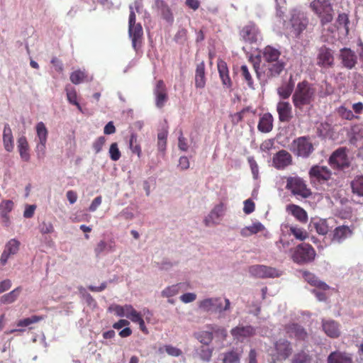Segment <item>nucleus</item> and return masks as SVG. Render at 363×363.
<instances>
[{"instance_id":"obj_23","label":"nucleus","mask_w":363,"mask_h":363,"mask_svg":"<svg viewBox=\"0 0 363 363\" xmlns=\"http://www.w3.org/2000/svg\"><path fill=\"white\" fill-rule=\"evenodd\" d=\"M327 363H353V360L350 354L337 350L328 356Z\"/></svg>"},{"instance_id":"obj_24","label":"nucleus","mask_w":363,"mask_h":363,"mask_svg":"<svg viewBox=\"0 0 363 363\" xmlns=\"http://www.w3.org/2000/svg\"><path fill=\"white\" fill-rule=\"evenodd\" d=\"M129 35L132 40L133 47L135 50H137L140 46L143 30L142 26L138 23L136 26H129Z\"/></svg>"},{"instance_id":"obj_11","label":"nucleus","mask_w":363,"mask_h":363,"mask_svg":"<svg viewBox=\"0 0 363 363\" xmlns=\"http://www.w3.org/2000/svg\"><path fill=\"white\" fill-rule=\"evenodd\" d=\"M249 272L258 278H274L279 276V271L276 268L260 264L250 267Z\"/></svg>"},{"instance_id":"obj_59","label":"nucleus","mask_w":363,"mask_h":363,"mask_svg":"<svg viewBox=\"0 0 363 363\" xmlns=\"http://www.w3.org/2000/svg\"><path fill=\"white\" fill-rule=\"evenodd\" d=\"M46 143L47 142L39 141L35 147L36 155L38 159H43L46 152Z\"/></svg>"},{"instance_id":"obj_48","label":"nucleus","mask_w":363,"mask_h":363,"mask_svg":"<svg viewBox=\"0 0 363 363\" xmlns=\"http://www.w3.org/2000/svg\"><path fill=\"white\" fill-rule=\"evenodd\" d=\"M66 92L68 101L70 104L76 106L79 111H82V107L77 101V94L76 90L74 88H66Z\"/></svg>"},{"instance_id":"obj_19","label":"nucleus","mask_w":363,"mask_h":363,"mask_svg":"<svg viewBox=\"0 0 363 363\" xmlns=\"http://www.w3.org/2000/svg\"><path fill=\"white\" fill-rule=\"evenodd\" d=\"M277 111L280 122L288 123L293 118L292 106L288 101H279L277 104Z\"/></svg>"},{"instance_id":"obj_38","label":"nucleus","mask_w":363,"mask_h":363,"mask_svg":"<svg viewBox=\"0 0 363 363\" xmlns=\"http://www.w3.org/2000/svg\"><path fill=\"white\" fill-rule=\"evenodd\" d=\"M21 291L22 288L21 286L16 288L11 292L2 296L1 297V302L5 304L11 303L14 302L17 299Z\"/></svg>"},{"instance_id":"obj_50","label":"nucleus","mask_w":363,"mask_h":363,"mask_svg":"<svg viewBox=\"0 0 363 363\" xmlns=\"http://www.w3.org/2000/svg\"><path fill=\"white\" fill-rule=\"evenodd\" d=\"M337 23L338 26H342L344 28V29L345 30V33L347 35L349 33V23H350L348 15L345 13L338 14Z\"/></svg>"},{"instance_id":"obj_42","label":"nucleus","mask_w":363,"mask_h":363,"mask_svg":"<svg viewBox=\"0 0 363 363\" xmlns=\"http://www.w3.org/2000/svg\"><path fill=\"white\" fill-rule=\"evenodd\" d=\"M240 74L241 76L245 79V81L246 82L249 88L254 89V80L247 65H243L240 67Z\"/></svg>"},{"instance_id":"obj_26","label":"nucleus","mask_w":363,"mask_h":363,"mask_svg":"<svg viewBox=\"0 0 363 363\" xmlns=\"http://www.w3.org/2000/svg\"><path fill=\"white\" fill-rule=\"evenodd\" d=\"M234 338L240 340L245 337H251L255 334L254 328L250 325H238L233 328L230 331Z\"/></svg>"},{"instance_id":"obj_15","label":"nucleus","mask_w":363,"mask_h":363,"mask_svg":"<svg viewBox=\"0 0 363 363\" xmlns=\"http://www.w3.org/2000/svg\"><path fill=\"white\" fill-rule=\"evenodd\" d=\"M329 163L333 168L343 169L350 166L346 151L344 148L335 150L329 158Z\"/></svg>"},{"instance_id":"obj_46","label":"nucleus","mask_w":363,"mask_h":363,"mask_svg":"<svg viewBox=\"0 0 363 363\" xmlns=\"http://www.w3.org/2000/svg\"><path fill=\"white\" fill-rule=\"evenodd\" d=\"M289 231L297 240L301 241H303L308 238V233L303 228L291 226Z\"/></svg>"},{"instance_id":"obj_40","label":"nucleus","mask_w":363,"mask_h":363,"mask_svg":"<svg viewBox=\"0 0 363 363\" xmlns=\"http://www.w3.org/2000/svg\"><path fill=\"white\" fill-rule=\"evenodd\" d=\"M37 137L40 142H47L48 130L43 122H39L35 126Z\"/></svg>"},{"instance_id":"obj_9","label":"nucleus","mask_w":363,"mask_h":363,"mask_svg":"<svg viewBox=\"0 0 363 363\" xmlns=\"http://www.w3.org/2000/svg\"><path fill=\"white\" fill-rule=\"evenodd\" d=\"M312 181H317L320 184H324L331 179V171L325 166L313 165L308 172Z\"/></svg>"},{"instance_id":"obj_28","label":"nucleus","mask_w":363,"mask_h":363,"mask_svg":"<svg viewBox=\"0 0 363 363\" xmlns=\"http://www.w3.org/2000/svg\"><path fill=\"white\" fill-rule=\"evenodd\" d=\"M223 213V204L220 203L216 206L210 212L208 216L204 219V223L206 226L217 224L220 217Z\"/></svg>"},{"instance_id":"obj_52","label":"nucleus","mask_w":363,"mask_h":363,"mask_svg":"<svg viewBox=\"0 0 363 363\" xmlns=\"http://www.w3.org/2000/svg\"><path fill=\"white\" fill-rule=\"evenodd\" d=\"M223 363H240V357L235 352H230L225 354Z\"/></svg>"},{"instance_id":"obj_45","label":"nucleus","mask_w":363,"mask_h":363,"mask_svg":"<svg viewBox=\"0 0 363 363\" xmlns=\"http://www.w3.org/2000/svg\"><path fill=\"white\" fill-rule=\"evenodd\" d=\"M43 319H44V317L43 315H32L31 317L20 320L17 323V326L27 327L33 323H35L40 320H43Z\"/></svg>"},{"instance_id":"obj_51","label":"nucleus","mask_w":363,"mask_h":363,"mask_svg":"<svg viewBox=\"0 0 363 363\" xmlns=\"http://www.w3.org/2000/svg\"><path fill=\"white\" fill-rule=\"evenodd\" d=\"M109 156L111 160L118 161L121 157V153L119 150L118 144L116 143H113L109 147Z\"/></svg>"},{"instance_id":"obj_22","label":"nucleus","mask_w":363,"mask_h":363,"mask_svg":"<svg viewBox=\"0 0 363 363\" xmlns=\"http://www.w3.org/2000/svg\"><path fill=\"white\" fill-rule=\"evenodd\" d=\"M261 54L266 63L282 60L280 59L281 51L272 45L265 46L261 51Z\"/></svg>"},{"instance_id":"obj_25","label":"nucleus","mask_w":363,"mask_h":363,"mask_svg":"<svg viewBox=\"0 0 363 363\" xmlns=\"http://www.w3.org/2000/svg\"><path fill=\"white\" fill-rule=\"evenodd\" d=\"M13 208V202L11 200L1 201L0 203V217L1 221L5 226L10 225L9 213Z\"/></svg>"},{"instance_id":"obj_60","label":"nucleus","mask_w":363,"mask_h":363,"mask_svg":"<svg viewBox=\"0 0 363 363\" xmlns=\"http://www.w3.org/2000/svg\"><path fill=\"white\" fill-rule=\"evenodd\" d=\"M165 352L172 357H179L182 354V351L171 345H165Z\"/></svg>"},{"instance_id":"obj_36","label":"nucleus","mask_w":363,"mask_h":363,"mask_svg":"<svg viewBox=\"0 0 363 363\" xmlns=\"http://www.w3.org/2000/svg\"><path fill=\"white\" fill-rule=\"evenodd\" d=\"M206 85L205 65L203 62L196 66L195 74V86L202 89Z\"/></svg>"},{"instance_id":"obj_17","label":"nucleus","mask_w":363,"mask_h":363,"mask_svg":"<svg viewBox=\"0 0 363 363\" xmlns=\"http://www.w3.org/2000/svg\"><path fill=\"white\" fill-rule=\"evenodd\" d=\"M154 94L155 96V105L157 108H162L168 100L167 88L162 80L157 82L154 89Z\"/></svg>"},{"instance_id":"obj_29","label":"nucleus","mask_w":363,"mask_h":363,"mask_svg":"<svg viewBox=\"0 0 363 363\" xmlns=\"http://www.w3.org/2000/svg\"><path fill=\"white\" fill-rule=\"evenodd\" d=\"M155 5L160 11L162 18L167 22L172 23L174 21L173 13L165 1L163 0H155Z\"/></svg>"},{"instance_id":"obj_5","label":"nucleus","mask_w":363,"mask_h":363,"mask_svg":"<svg viewBox=\"0 0 363 363\" xmlns=\"http://www.w3.org/2000/svg\"><path fill=\"white\" fill-rule=\"evenodd\" d=\"M316 256L314 248L309 244L303 242L298 245L291 255L293 261L303 264L313 262Z\"/></svg>"},{"instance_id":"obj_53","label":"nucleus","mask_w":363,"mask_h":363,"mask_svg":"<svg viewBox=\"0 0 363 363\" xmlns=\"http://www.w3.org/2000/svg\"><path fill=\"white\" fill-rule=\"evenodd\" d=\"M199 356L201 359L208 362L211 358L212 350L208 345H203L199 350Z\"/></svg>"},{"instance_id":"obj_61","label":"nucleus","mask_w":363,"mask_h":363,"mask_svg":"<svg viewBox=\"0 0 363 363\" xmlns=\"http://www.w3.org/2000/svg\"><path fill=\"white\" fill-rule=\"evenodd\" d=\"M106 138L104 136L99 137L94 143H93V148L95 150V152L97 154L100 152L102 150L104 145L105 144Z\"/></svg>"},{"instance_id":"obj_10","label":"nucleus","mask_w":363,"mask_h":363,"mask_svg":"<svg viewBox=\"0 0 363 363\" xmlns=\"http://www.w3.org/2000/svg\"><path fill=\"white\" fill-rule=\"evenodd\" d=\"M354 229L353 225H342L336 227L330 234L331 242L338 244L342 243L352 236Z\"/></svg>"},{"instance_id":"obj_21","label":"nucleus","mask_w":363,"mask_h":363,"mask_svg":"<svg viewBox=\"0 0 363 363\" xmlns=\"http://www.w3.org/2000/svg\"><path fill=\"white\" fill-rule=\"evenodd\" d=\"M218 71L220 79L223 86L227 89H232L233 82L229 75V70L227 63L223 60H218L217 62Z\"/></svg>"},{"instance_id":"obj_56","label":"nucleus","mask_w":363,"mask_h":363,"mask_svg":"<svg viewBox=\"0 0 363 363\" xmlns=\"http://www.w3.org/2000/svg\"><path fill=\"white\" fill-rule=\"evenodd\" d=\"M250 111L249 107L243 108L241 111L238 112L232 116V122L233 124H238L241 122L245 114Z\"/></svg>"},{"instance_id":"obj_27","label":"nucleus","mask_w":363,"mask_h":363,"mask_svg":"<svg viewBox=\"0 0 363 363\" xmlns=\"http://www.w3.org/2000/svg\"><path fill=\"white\" fill-rule=\"evenodd\" d=\"M274 118L271 113H265L259 118L257 129L261 133H267L273 129Z\"/></svg>"},{"instance_id":"obj_55","label":"nucleus","mask_w":363,"mask_h":363,"mask_svg":"<svg viewBox=\"0 0 363 363\" xmlns=\"http://www.w3.org/2000/svg\"><path fill=\"white\" fill-rule=\"evenodd\" d=\"M179 287L178 285L168 286L162 291V296L167 298L174 296L179 293Z\"/></svg>"},{"instance_id":"obj_1","label":"nucleus","mask_w":363,"mask_h":363,"mask_svg":"<svg viewBox=\"0 0 363 363\" xmlns=\"http://www.w3.org/2000/svg\"><path fill=\"white\" fill-rule=\"evenodd\" d=\"M316 89L306 80L297 84L292 94V102L296 109L301 111L311 107L315 99Z\"/></svg>"},{"instance_id":"obj_12","label":"nucleus","mask_w":363,"mask_h":363,"mask_svg":"<svg viewBox=\"0 0 363 363\" xmlns=\"http://www.w3.org/2000/svg\"><path fill=\"white\" fill-rule=\"evenodd\" d=\"M339 60L342 67L347 69H354L357 64V56L355 52L349 48L340 50Z\"/></svg>"},{"instance_id":"obj_54","label":"nucleus","mask_w":363,"mask_h":363,"mask_svg":"<svg viewBox=\"0 0 363 363\" xmlns=\"http://www.w3.org/2000/svg\"><path fill=\"white\" fill-rule=\"evenodd\" d=\"M291 24L294 30L297 31L298 34L305 30L307 26L306 19L303 21H299V22L297 23V19H296L294 17H293L291 19Z\"/></svg>"},{"instance_id":"obj_34","label":"nucleus","mask_w":363,"mask_h":363,"mask_svg":"<svg viewBox=\"0 0 363 363\" xmlns=\"http://www.w3.org/2000/svg\"><path fill=\"white\" fill-rule=\"evenodd\" d=\"M3 143L7 152H12L14 147L12 130L9 124H5L3 131Z\"/></svg>"},{"instance_id":"obj_6","label":"nucleus","mask_w":363,"mask_h":363,"mask_svg":"<svg viewBox=\"0 0 363 363\" xmlns=\"http://www.w3.org/2000/svg\"><path fill=\"white\" fill-rule=\"evenodd\" d=\"M286 189L289 190L293 195L303 199L308 198L312 192L307 187L306 182L299 177H289L286 179Z\"/></svg>"},{"instance_id":"obj_58","label":"nucleus","mask_w":363,"mask_h":363,"mask_svg":"<svg viewBox=\"0 0 363 363\" xmlns=\"http://www.w3.org/2000/svg\"><path fill=\"white\" fill-rule=\"evenodd\" d=\"M197 338L201 343L208 345L213 339V334L210 332L203 331L199 334Z\"/></svg>"},{"instance_id":"obj_30","label":"nucleus","mask_w":363,"mask_h":363,"mask_svg":"<svg viewBox=\"0 0 363 363\" xmlns=\"http://www.w3.org/2000/svg\"><path fill=\"white\" fill-rule=\"evenodd\" d=\"M303 277L309 284L318 289L326 291L330 289V286L326 283L319 280L313 273L304 271L303 272Z\"/></svg>"},{"instance_id":"obj_44","label":"nucleus","mask_w":363,"mask_h":363,"mask_svg":"<svg viewBox=\"0 0 363 363\" xmlns=\"http://www.w3.org/2000/svg\"><path fill=\"white\" fill-rule=\"evenodd\" d=\"M86 74L84 71L80 69L74 71L71 73L69 79L74 84H79L84 82L86 79Z\"/></svg>"},{"instance_id":"obj_35","label":"nucleus","mask_w":363,"mask_h":363,"mask_svg":"<svg viewBox=\"0 0 363 363\" xmlns=\"http://www.w3.org/2000/svg\"><path fill=\"white\" fill-rule=\"evenodd\" d=\"M18 150L21 156V158L25 161L28 162L30 158L29 153V145L28 140L25 136H21L18 139Z\"/></svg>"},{"instance_id":"obj_43","label":"nucleus","mask_w":363,"mask_h":363,"mask_svg":"<svg viewBox=\"0 0 363 363\" xmlns=\"http://www.w3.org/2000/svg\"><path fill=\"white\" fill-rule=\"evenodd\" d=\"M311 356L305 351L296 353L291 359V363H311Z\"/></svg>"},{"instance_id":"obj_13","label":"nucleus","mask_w":363,"mask_h":363,"mask_svg":"<svg viewBox=\"0 0 363 363\" xmlns=\"http://www.w3.org/2000/svg\"><path fill=\"white\" fill-rule=\"evenodd\" d=\"M316 64L318 66L323 68H329L334 65V56L331 49L325 45L318 49Z\"/></svg>"},{"instance_id":"obj_47","label":"nucleus","mask_w":363,"mask_h":363,"mask_svg":"<svg viewBox=\"0 0 363 363\" xmlns=\"http://www.w3.org/2000/svg\"><path fill=\"white\" fill-rule=\"evenodd\" d=\"M314 227L316 232L320 235H325L329 231V226L325 219H320L314 223Z\"/></svg>"},{"instance_id":"obj_63","label":"nucleus","mask_w":363,"mask_h":363,"mask_svg":"<svg viewBox=\"0 0 363 363\" xmlns=\"http://www.w3.org/2000/svg\"><path fill=\"white\" fill-rule=\"evenodd\" d=\"M255 203L251 199H247L244 202L243 211L246 214H250L255 211Z\"/></svg>"},{"instance_id":"obj_16","label":"nucleus","mask_w":363,"mask_h":363,"mask_svg":"<svg viewBox=\"0 0 363 363\" xmlns=\"http://www.w3.org/2000/svg\"><path fill=\"white\" fill-rule=\"evenodd\" d=\"M259 35V30L257 26L252 22L243 26L240 31L241 39L250 44L257 42Z\"/></svg>"},{"instance_id":"obj_18","label":"nucleus","mask_w":363,"mask_h":363,"mask_svg":"<svg viewBox=\"0 0 363 363\" xmlns=\"http://www.w3.org/2000/svg\"><path fill=\"white\" fill-rule=\"evenodd\" d=\"M285 330L290 337H294L298 340H306L308 334L306 329L298 323H289L285 326Z\"/></svg>"},{"instance_id":"obj_33","label":"nucleus","mask_w":363,"mask_h":363,"mask_svg":"<svg viewBox=\"0 0 363 363\" xmlns=\"http://www.w3.org/2000/svg\"><path fill=\"white\" fill-rule=\"evenodd\" d=\"M294 89V82L291 76L286 83L281 84L277 89V94L282 99H287L290 97Z\"/></svg>"},{"instance_id":"obj_32","label":"nucleus","mask_w":363,"mask_h":363,"mask_svg":"<svg viewBox=\"0 0 363 363\" xmlns=\"http://www.w3.org/2000/svg\"><path fill=\"white\" fill-rule=\"evenodd\" d=\"M286 210L301 223H306L308 221V214L306 211L299 206L290 204L287 206Z\"/></svg>"},{"instance_id":"obj_31","label":"nucleus","mask_w":363,"mask_h":363,"mask_svg":"<svg viewBox=\"0 0 363 363\" xmlns=\"http://www.w3.org/2000/svg\"><path fill=\"white\" fill-rule=\"evenodd\" d=\"M323 329L328 336L333 338L339 337L340 334L339 325L334 320L323 321Z\"/></svg>"},{"instance_id":"obj_49","label":"nucleus","mask_w":363,"mask_h":363,"mask_svg":"<svg viewBox=\"0 0 363 363\" xmlns=\"http://www.w3.org/2000/svg\"><path fill=\"white\" fill-rule=\"evenodd\" d=\"M125 316L130 319L132 322L140 315L131 305L126 304L124 306Z\"/></svg>"},{"instance_id":"obj_62","label":"nucleus","mask_w":363,"mask_h":363,"mask_svg":"<svg viewBox=\"0 0 363 363\" xmlns=\"http://www.w3.org/2000/svg\"><path fill=\"white\" fill-rule=\"evenodd\" d=\"M247 161L250 164L253 177L255 178H257L259 172V167L257 163L256 162L253 157H249L247 158Z\"/></svg>"},{"instance_id":"obj_57","label":"nucleus","mask_w":363,"mask_h":363,"mask_svg":"<svg viewBox=\"0 0 363 363\" xmlns=\"http://www.w3.org/2000/svg\"><path fill=\"white\" fill-rule=\"evenodd\" d=\"M39 230L42 234H49L54 232V226L51 222H42L39 225Z\"/></svg>"},{"instance_id":"obj_41","label":"nucleus","mask_w":363,"mask_h":363,"mask_svg":"<svg viewBox=\"0 0 363 363\" xmlns=\"http://www.w3.org/2000/svg\"><path fill=\"white\" fill-rule=\"evenodd\" d=\"M337 112L338 115L342 118L347 121H352L354 119H359V117L355 116L352 111L348 108H347L344 106H340L337 109Z\"/></svg>"},{"instance_id":"obj_7","label":"nucleus","mask_w":363,"mask_h":363,"mask_svg":"<svg viewBox=\"0 0 363 363\" xmlns=\"http://www.w3.org/2000/svg\"><path fill=\"white\" fill-rule=\"evenodd\" d=\"M292 352L291 343L286 339H279L274 342L270 354L274 362L284 361L291 356Z\"/></svg>"},{"instance_id":"obj_14","label":"nucleus","mask_w":363,"mask_h":363,"mask_svg":"<svg viewBox=\"0 0 363 363\" xmlns=\"http://www.w3.org/2000/svg\"><path fill=\"white\" fill-rule=\"evenodd\" d=\"M293 164L291 155L285 150H281L274 155L272 164L277 169H284Z\"/></svg>"},{"instance_id":"obj_8","label":"nucleus","mask_w":363,"mask_h":363,"mask_svg":"<svg viewBox=\"0 0 363 363\" xmlns=\"http://www.w3.org/2000/svg\"><path fill=\"white\" fill-rule=\"evenodd\" d=\"M225 305L222 306L220 298H208L198 302L199 309L204 312L211 311L221 313L228 311L230 308V302L229 299H225Z\"/></svg>"},{"instance_id":"obj_37","label":"nucleus","mask_w":363,"mask_h":363,"mask_svg":"<svg viewBox=\"0 0 363 363\" xmlns=\"http://www.w3.org/2000/svg\"><path fill=\"white\" fill-rule=\"evenodd\" d=\"M350 185L352 194L363 198V175L357 176Z\"/></svg>"},{"instance_id":"obj_2","label":"nucleus","mask_w":363,"mask_h":363,"mask_svg":"<svg viewBox=\"0 0 363 363\" xmlns=\"http://www.w3.org/2000/svg\"><path fill=\"white\" fill-rule=\"evenodd\" d=\"M286 63L282 60L273 62H267L262 65V71H259V63L253 65L257 77L260 80H268L279 77L284 70Z\"/></svg>"},{"instance_id":"obj_3","label":"nucleus","mask_w":363,"mask_h":363,"mask_svg":"<svg viewBox=\"0 0 363 363\" xmlns=\"http://www.w3.org/2000/svg\"><path fill=\"white\" fill-rule=\"evenodd\" d=\"M310 8L320 18L322 26L333 21L334 11L330 0H313Z\"/></svg>"},{"instance_id":"obj_4","label":"nucleus","mask_w":363,"mask_h":363,"mask_svg":"<svg viewBox=\"0 0 363 363\" xmlns=\"http://www.w3.org/2000/svg\"><path fill=\"white\" fill-rule=\"evenodd\" d=\"M313 145L308 136L294 139L290 145V150L297 157L308 158L314 151Z\"/></svg>"},{"instance_id":"obj_64","label":"nucleus","mask_w":363,"mask_h":363,"mask_svg":"<svg viewBox=\"0 0 363 363\" xmlns=\"http://www.w3.org/2000/svg\"><path fill=\"white\" fill-rule=\"evenodd\" d=\"M107 243L104 241L101 240L99 242L94 249V252L96 253V256H99L103 252L106 251L107 249Z\"/></svg>"},{"instance_id":"obj_20","label":"nucleus","mask_w":363,"mask_h":363,"mask_svg":"<svg viewBox=\"0 0 363 363\" xmlns=\"http://www.w3.org/2000/svg\"><path fill=\"white\" fill-rule=\"evenodd\" d=\"M20 247V242L16 239H11L5 245V248L1 254L0 262L5 265L11 255H16Z\"/></svg>"},{"instance_id":"obj_39","label":"nucleus","mask_w":363,"mask_h":363,"mask_svg":"<svg viewBox=\"0 0 363 363\" xmlns=\"http://www.w3.org/2000/svg\"><path fill=\"white\" fill-rule=\"evenodd\" d=\"M129 147L131 152L134 154H136L139 158L141 157L142 149L140 145L138 142L137 135L135 133H132L130 135L129 140Z\"/></svg>"}]
</instances>
